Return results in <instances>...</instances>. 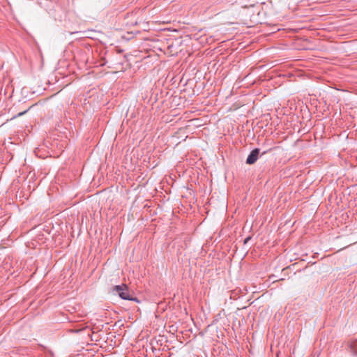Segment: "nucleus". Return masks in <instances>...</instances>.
I'll use <instances>...</instances> for the list:
<instances>
[{
  "label": "nucleus",
  "instance_id": "6",
  "mask_svg": "<svg viewBox=\"0 0 357 357\" xmlns=\"http://www.w3.org/2000/svg\"><path fill=\"white\" fill-rule=\"evenodd\" d=\"M75 331H76V332H78L80 331V329H76Z\"/></svg>",
  "mask_w": 357,
  "mask_h": 357
},
{
  "label": "nucleus",
  "instance_id": "5",
  "mask_svg": "<svg viewBox=\"0 0 357 357\" xmlns=\"http://www.w3.org/2000/svg\"><path fill=\"white\" fill-rule=\"evenodd\" d=\"M250 238H250V236H249V237H248V238H246L245 239V241H244V243H248V241L249 240H250Z\"/></svg>",
  "mask_w": 357,
  "mask_h": 357
},
{
  "label": "nucleus",
  "instance_id": "3",
  "mask_svg": "<svg viewBox=\"0 0 357 357\" xmlns=\"http://www.w3.org/2000/svg\"><path fill=\"white\" fill-rule=\"evenodd\" d=\"M349 347L350 351L352 352L354 355L357 356V340L349 342Z\"/></svg>",
  "mask_w": 357,
  "mask_h": 357
},
{
  "label": "nucleus",
  "instance_id": "4",
  "mask_svg": "<svg viewBox=\"0 0 357 357\" xmlns=\"http://www.w3.org/2000/svg\"><path fill=\"white\" fill-rule=\"evenodd\" d=\"M31 107H30L28 109H26V110H25V111H24V112H20V113L17 114V116H22V115H23V114H25V113H26V112H27V111H28Z\"/></svg>",
  "mask_w": 357,
  "mask_h": 357
},
{
  "label": "nucleus",
  "instance_id": "2",
  "mask_svg": "<svg viewBox=\"0 0 357 357\" xmlns=\"http://www.w3.org/2000/svg\"><path fill=\"white\" fill-rule=\"evenodd\" d=\"M259 153V149H255L254 150H252L247 158L246 163L249 165L254 164L258 158Z\"/></svg>",
  "mask_w": 357,
  "mask_h": 357
},
{
  "label": "nucleus",
  "instance_id": "1",
  "mask_svg": "<svg viewBox=\"0 0 357 357\" xmlns=\"http://www.w3.org/2000/svg\"><path fill=\"white\" fill-rule=\"evenodd\" d=\"M113 291L116 293L123 300L135 301L136 302H139L137 298H133L130 294L128 287L124 284L114 286L113 287Z\"/></svg>",
  "mask_w": 357,
  "mask_h": 357
}]
</instances>
